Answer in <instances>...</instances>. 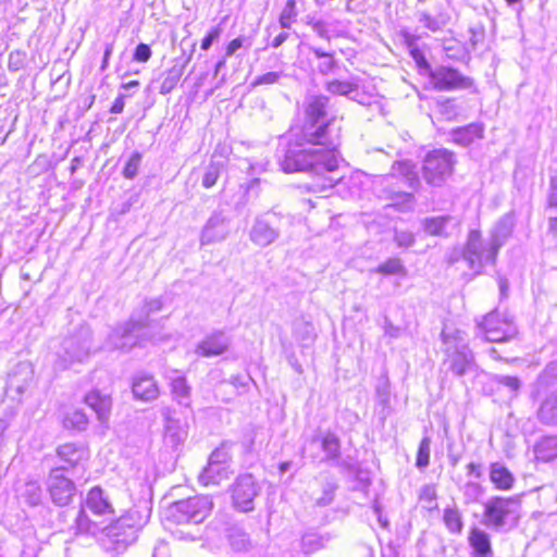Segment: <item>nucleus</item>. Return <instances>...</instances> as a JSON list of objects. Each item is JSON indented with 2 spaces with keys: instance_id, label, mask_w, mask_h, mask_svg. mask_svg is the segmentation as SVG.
<instances>
[{
  "instance_id": "obj_1",
  "label": "nucleus",
  "mask_w": 557,
  "mask_h": 557,
  "mask_svg": "<svg viewBox=\"0 0 557 557\" xmlns=\"http://www.w3.org/2000/svg\"><path fill=\"white\" fill-rule=\"evenodd\" d=\"M329 98L312 96L306 107V120L299 133L280 146L276 158L285 173L306 172L312 176V191H325L341 181L336 176L339 157V129L327 119Z\"/></svg>"
},
{
  "instance_id": "obj_2",
  "label": "nucleus",
  "mask_w": 557,
  "mask_h": 557,
  "mask_svg": "<svg viewBox=\"0 0 557 557\" xmlns=\"http://www.w3.org/2000/svg\"><path fill=\"white\" fill-rule=\"evenodd\" d=\"M149 510L133 508L126 515L120 517L110 525L102 529V545L108 552L123 553L129 545L136 542L138 531L148 522Z\"/></svg>"
},
{
  "instance_id": "obj_3",
  "label": "nucleus",
  "mask_w": 557,
  "mask_h": 557,
  "mask_svg": "<svg viewBox=\"0 0 557 557\" xmlns=\"http://www.w3.org/2000/svg\"><path fill=\"white\" fill-rule=\"evenodd\" d=\"M521 503L516 497L494 496L484 504L482 524L496 532L515 529L520 519Z\"/></svg>"
},
{
  "instance_id": "obj_4",
  "label": "nucleus",
  "mask_w": 557,
  "mask_h": 557,
  "mask_svg": "<svg viewBox=\"0 0 557 557\" xmlns=\"http://www.w3.org/2000/svg\"><path fill=\"white\" fill-rule=\"evenodd\" d=\"M442 338L446 354L444 366L447 367L448 371L457 377H461L467 373L476 374L479 372L474 355L460 331L448 333L446 330H443Z\"/></svg>"
},
{
  "instance_id": "obj_5",
  "label": "nucleus",
  "mask_w": 557,
  "mask_h": 557,
  "mask_svg": "<svg viewBox=\"0 0 557 557\" xmlns=\"http://www.w3.org/2000/svg\"><path fill=\"white\" fill-rule=\"evenodd\" d=\"M498 251L499 249L494 247V243L490 238L485 240L480 231L471 230L461 249V255L473 274L479 275L485 265L495 264Z\"/></svg>"
},
{
  "instance_id": "obj_6",
  "label": "nucleus",
  "mask_w": 557,
  "mask_h": 557,
  "mask_svg": "<svg viewBox=\"0 0 557 557\" xmlns=\"http://www.w3.org/2000/svg\"><path fill=\"white\" fill-rule=\"evenodd\" d=\"M212 500L208 496H194L171 504L165 518L174 523H201L211 512Z\"/></svg>"
},
{
  "instance_id": "obj_7",
  "label": "nucleus",
  "mask_w": 557,
  "mask_h": 557,
  "mask_svg": "<svg viewBox=\"0 0 557 557\" xmlns=\"http://www.w3.org/2000/svg\"><path fill=\"white\" fill-rule=\"evenodd\" d=\"M449 0H417L416 17L424 28L436 33L449 24Z\"/></svg>"
},
{
  "instance_id": "obj_8",
  "label": "nucleus",
  "mask_w": 557,
  "mask_h": 557,
  "mask_svg": "<svg viewBox=\"0 0 557 557\" xmlns=\"http://www.w3.org/2000/svg\"><path fill=\"white\" fill-rule=\"evenodd\" d=\"M144 329H146L144 320L132 318L109 334L104 347L109 350L128 352L132 348L141 344Z\"/></svg>"
},
{
  "instance_id": "obj_9",
  "label": "nucleus",
  "mask_w": 557,
  "mask_h": 557,
  "mask_svg": "<svg viewBox=\"0 0 557 557\" xmlns=\"http://www.w3.org/2000/svg\"><path fill=\"white\" fill-rule=\"evenodd\" d=\"M454 154L445 149L429 152L423 161L422 174L426 183L441 185L453 172Z\"/></svg>"
},
{
  "instance_id": "obj_10",
  "label": "nucleus",
  "mask_w": 557,
  "mask_h": 557,
  "mask_svg": "<svg viewBox=\"0 0 557 557\" xmlns=\"http://www.w3.org/2000/svg\"><path fill=\"white\" fill-rule=\"evenodd\" d=\"M479 327L484 332L485 341L493 343L509 341L517 334L513 322L503 317L498 311L486 314L479 323Z\"/></svg>"
},
{
  "instance_id": "obj_11",
  "label": "nucleus",
  "mask_w": 557,
  "mask_h": 557,
  "mask_svg": "<svg viewBox=\"0 0 557 557\" xmlns=\"http://www.w3.org/2000/svg\"><path fill=\"white\" fill-rule=\"evenodd\" d=\"M46 485L52 503L58 506L67 505L76 493L74 482L65 475V467L51 469Z\"/></svg>"
},
{
  "instance_id": "obj_12",
  "label": "nucleus",
  "mask_w": 557,
  "mask_h": 557,
  "mask_svg": "<svg viewBox=\"0 0 557 557\" xmlns=\"http://www.w3.org/2000/svg\"><path fill=\"white\" fill-rule=\"evenodd\" d=\"M430 79L433 87L440 91L469 89L473 86L472 78L463 76L459 71L449 66L431 70Z\"/></svg>"
},
{
  "instance_id": "obj_13",
  "label": "nucleus",
  "mask_w": 557,
  "mask_h": 557,
  "mask_svg": "<svg viewBox=\"0 0 557 557\" xmlns=\"http://www.w3.org/2000/svg\"><path fill=\"white\" fill-rule=\"evenodd\" d=\"M259 488L251 474L239 475L232 485V500L235 508L248 512L253 510V499Z\"/></svg>"
},
{
  "instance_id": "obj_14",
  "label": "nucleus",
  "mask_w": 557,
  "mask_h": 557,
  "mask_svg": "<svg viewBox=\"0 0 557 557\" xmlns=\"http://www.w3.org/2000/svg\"><path fill=\"white\" fill-rule=\"evenodd\" d=\"M281 231L274 225L270 213L257 215L249 231V239L258 247L265 248L275 243Z\"/></svg>"
},
{
  "instance_id": "obj_15",
  "label": "nucleus",
  "mask_w": 557,
  "mask_h": 557,
  "mask_svg": "<svg viewBox=\"0 0 557 557\" xmlns=\"http://www.w3.org/2000/svg\"><path fill=\"white\" fill-rule=\"evenodd\" d=\"M230 234V220L222 211H213L200 233V245L223 242Z\"/></svg>"
},
{
  "instance_id": "obj_16",
  "label": "nucleus",
  "mask_w": 557,
  "mask_h": 557,
  "mask_svg": "<svg viewBox=\"0 0 557 557\" xmlns=\"http://www.w3.org/2000/svg\"><path fill=\"white\" fill-rule=\"evenodd\" d=\"M63 346L65 355L71 361H83L89 355L91 348L89 327L82 326L76 335L64 341Z\"/></svg>"
},
{
  "instance_id": "obj_17",
  "label": "nucleus",
  "mask_w": 557,
  "mask_h": 557,
  "mask_svg": "<svg viewBox=\"0 0 557 557\" xmlns=\"http://www.w3.org/2000/svg\"><path fill=\"white\" fill-rule=\"evenodd\" d=\"M34 370L30 363H17L8 375L7 393L22 396L33 382Z\"/></svg>"
},
{
  "instance_id": "obj_18",
  "label": "nucleus",
  "mask_w": 557,
  "mask_h": 557,
  "mask_svg": "<svg viewBox=\"0 0 557 557\" xmlns=\"http://www.w3.org/2000/svg\"><path fill=\"white\" fill-rule=\"evenodd\" d=\"M85 508L96 516L110 518L114 513L113 505L109 495L100 486H94L85 499Z\"/></svg>"
},
{
  "instance_id": "obj_19",
  "label": "nucleus",
  "mask_w": 557,
  "mask_h": 557,
  "mask_svg": "<svg viewBox=\"0 0 557 557\" xmlns=\"http://www.w3.org/2000/svg\"><path fill=\"white\" fill-rule=\"evenodd\" d=\"M231 344V338L223 332H214L201 341L196 354L202 357H213L225 352Z\"/></svg>"
},
{
  "instance_id": "obj_20",
  "label": "nucleus",
  "mask_w": 557,
  "mask_h": 557,
  "mask_svg": "<svg viewBox=\"0 0 557 557\" xmlns=\"http://www.w3.org/2000/svg\"><path fill=\"white\" fill-rule=\"evenodd\" d=\"M132 391L136 399L152 401L159 396V387L152 375L137 373L133 379Z\"/></svg>"
},
{
  "instance_id": "obj_21",
  "label": "nucleus",
  "mask_w": 557,
  "mask_h": 557,
  "mask_svg": "<svg viewBox=\"0 0 557 557\" xmlns=\"http://www.w3.org/2000/svg\"><path fill=\"white\" fill-rule=\"evenodd\" d=\"M422 224L424 232L429 235L448 237L451 233L448 228L458 227L459 221L451 215H442L426 218L423 220Z\"/></svg>"
},
{
  "instance_id": "obj_22",
  "label": "nucleus",
  "mask_w": 557,
  "mask_h": 557,
  "mask_svg": "<svg viewBox=\"0 0 557 557\" xmlns=\"http://www.w3.org/2000/svg\"><path fill=\"white\" fill-rule=\"evenodd\" d=\"M537 419L542 424L557 426V388L541 401L537 409Z\"/></svg>"
},
{
  "instance_id": "obj_23",
  "label": "nucleus",
  "mask_w": 557,
  "mask_h": 557,
  "mask_svg": "<svg viewBox=\"0 0 557 557\" xmlns=\"http://www.w3.org/2000/svg\"><path fill=\"white\" fill-rule=\"evenodd\" d=\"M85 403L96 412L101 423L108 421L111 410V398L108 395L92 391L85 396Z\"/></svg>"
},
{
  "instance_id": "obj_24",
  "label": "nucleus",
  "mask_w": 557,
  "mask_h": 557,
  "mask_svg": "<svg viewBox=\"0 0 557 557\" xmlns=\"http://www.w3.org/2000/svg\"><path fill=\"white\" fill-rule=\"evenodd\" d=\"M187 437V429L177 419L166 417L164 425V441L172 448L178 447Z\"/></svg>"
},
{
  "instance_id": "obj_25",
  "label": "nucleus",
  "mask_w": 557,
  "mask_h": 557,
  "mask_svg": "<svg viewBox=\"0 0 557 557\" xmlns=\"http://www.w3.org/2000/svg\"><path fill=\"white\" fill-rule=\"evenodd\" d=\"M490 480L497 490L502 491L511 490L516 481L509 469L500 462L491 463Z\"/></svg>"
},
{
  "instance_id": "obj_26",
  "label": "nucleus",
  "mask_w": 557,
  "mask_h": 557,
  "mask_svg": "<svg viewBox=\"0 0 557 557\" xmlns=\"http://www.w3.org/2000/svg\"><path fill=\"white\" fill-rule=\"evenodd\" d=\"M484 133L483 125L480 123H471L463 127H458L451 131V138L454 143L467 147L475 139L482 138Z\"/></svg>"
},
{
  "instance_id": "obj_27",
  "label": "nucleus",
  "mask_w": 557,
  "mask_h": 557,
  "mask_svg": "<svg viewBox=\"0 0 557 557\" xmlns=\"http://www.w3.org/2000/svg\"><path fill=\"white\" fill-rule=\"evenodd\" d=\"M469 543L473 548L474 557H493L490 535L478 528L471 530Z\"/></svg>"
},
{
  "instance_id": "obj_28",
  "label": "nucleus",
  "mask_w": 557,
  "mask_h": 557,
  "mask_svg": "<svg viewBox=\"0 0 557 557\" xmlns=\"http://www.w3.org/2000/svg\"><path fill=\"white\" fill-rule=\"evenodd\" d=\"M230 473V466L208 462L199 474V482L203 485H218L221 481L228 479Z\"/></svg>"
},
{
  "instance_id": "obj_29",
  "label": "nucleus",
  "mask_w": 557,
  "mask_h": 557,
  "mask_svg": "<svg viewBox=\"0 0 557 557\" xmlns=\"http://www.w3.org/2000/svg\"><path fill=\"white\" fill-rule=\"evenodd\" d=\"M331 540L329 534H319L314 531H307L300 540V549L305 555H311L325 547Z\"/></svg>"
},
{
  "instance_id": "obj_30",
  "label": "nucleus",
  "mask_w": 557,
  "mask_h": 557,
  "mask_svg": "<svg viewBox=\"0 0 557 557\" xmlns=\"http://www.w3.org/2000/svg\"><path fill=\"white\" fill-rule=\"evenodd\" d=\"M57 454L61 460L71 467H75L83 459L86 458V449L82 445L66 443L60 445L57 449Z\"/></svg>"
},
{
  "instance_id": "obj_31",
  "label": "nucleus",
  "mask_w": 557,
  "mask_h": 557,
  "mask_svg": "<svg viewBox=\"0 0 557 557\" xmlns=\"http://www.w3.org/2000/svg\"><path fill=\"white\" fill-rule=\"evenodd\" d=\"M321 448L324 453V461L339 465L341 441L334 433H326L321 440Z\"/></svg>"
},
{
  "instance_id": "obj_32",
  "label": "nucleus",
  "mask_w": 557,
  "mask_h": 557,
  "mask_svg": "<svg viewBox=\"0 0 557 557\" xmlns=\"http://www.w3.org/2000/svg\"><path fill=\"white\" fill-rule=\"evenodd\" d=\"M537 460L547 462L557 457V435L545 436L534 447Z\"/></svg>"
},
{
  "instance_id": "obj_33",
  "label": "nucleus",
  "mask_w": 557,
  "mask_h": 557,
  "mask_svg": "<svg viewBox=\"0 0 557 557\" xmlns=\"http://www.w3.org/2000/svg\"><path fill=\"white\" fill-rule=\"evenodd\" d=\"M512 227L513 220L509 215L503 216L497 222L490 236V239L494 243V247H497L498 249L503 247L508 237L511 235Z\"/></svg>"
},
{
  "instance_id": "obj_34",
  "label": "nucleus",
  "mask_w": 557,
  "mask_h": 557,
  "mask_svg": "<svg viewBox=\"0 0 557 557\" xmlns=\"http://www.w3.org/2000/svg\"><path fill=\"white\" fill-rule=\"evenodd\" d=\"M171 380V389L174 398L178 404L188 407L190 398V387L187 385L186 379L177 371H173Z\"/></svg>"
},
{
  "instance_id": "obj_35",
  "label": "nucleus",
  "mask_w": 557,
  "mask_h": 557,
  "mask_svg": "<svg viewBox=\"0 0 557 557\" xmlns=\"http://www.w3.org/2000/svg\"><path fill=\"white\" fill-rule=\"evenodd\" d=\"M391 176H401L409 187L416 188L419 185V177L414 166L409 161L395 162L392 166Z\"/></svg>"
},
{
  "instance_id": "obj_36",
  "label": "nucleus",
  "mask_w": 557,
  "mask_h": 557,
  "mask_svg": "<svg viewBox=\"0 0 557 557\" xmlns=\"http://www.w3.org/2000/svg\"><path fill=\"white\" fill-rule=\"evenodd\" d=\"M293 333L295 338L302 345H308L315 338L313 324L305 319H296L294 321Z\"/></svg>"
},
{
  "instance_id": "obj_37",
  "label": "nucleus",
  "mask_w": 557,
  "mask_h": 557,
  "mask_svg": "<svg viewBox=\"0 0 557 557\" xmlns=\"http://www.w3.org/2000/svg\"><path fill=\"white\" fill-rule=\"evenodd\" d=\"M21 497L29 506H38L42 499V490L39 482L35 480L25 482L21 491Z\"/></svg>"
},
{
  "instance_id": "obj_38",
  "label": "nucleus",
  "mask_w": 557,
  "mask_h": 557,
  "mask_svg": "<svg viewBox=\"0 0 557 557\" xmlns=\"http://www.w3.org/2000/svg\"><path fill=\"white\" fill-rule=\"evenodd\" d=\"M443 521L450 533H460L462 531L463 522L456 505L445 508Z\"/></svg>"
},
{
  "instance_id": "obj_39",
  "label": "nucleus",
  "mask_w": 557,
  "mask_h": 557,
  "mask_svg": "<svg viewBox=\"0 0 557 557\" xmlns=\"http://www.w3.org/2000/svg\"><path fill=\"white\" fill-rule=\"evenodd\" d=\"M184 67L174 65L171 69H169L164 73V78L160 86V94L168 95L170 94L180 82L182 75H183Z\"/></svg>"
},
{
  "instance_id": "obj_40",
  "label": "nucleus",
  "mask_w": 557,
  "mask_h": 557,
  "mask_svg": "<svg viewBox=\"0 0 557 557\" xmlns=\"http://www.w3.org/2000/svg\"><path fill=\"white\" fill-rule=\"evenodd\" d=\"M371 272L383 275H405L406 268L399 258H389L371 270Z\"/></svg>"
},
{
  "instance_id": "obj_41",
  "label": "nucleus",
  "mask_w": 557,
  "mask_h": 557,
  "mask_svg": "<svg viewBox=\"0 0 557 557\" xmlns=\"http://www.w3.org/2000/svg\"><path fill=\"white\" fill-rule=\"evenodd\" d=\"M309 49L318 59H323L318 65V70L321 74L326 75L334 71L336 66L334 53L325 52L317 47H310Z\"/></svg>"
},
{
  "instance_id": "obj_42",
  "label": "nucleus",
  "mask_w": 557,
  "mask_h": 557,
  "mask_svg": "<svg viewBox=\"0 0 557 557\" xmlns=\"http://www.w3.org/2000/svg\"><path fill=\"white\" fill-rule=\"evenodd\" d=\"M223 168H224L223 162L214 161L212 159L205 170L202 181H201L202 186L205 188H211L212 186H214Z\"/></svg>"
},
{
  "instance_id": "obj_43",
  "label": "nucleus",
  "mask_w": 557,
  "mask_h": 557,
  "mask_svg": "<svg viewBox=\"0 0 557 557\" xmlns=\"http://www.w3.org/2000/svg\"><path fill=\"white\" fill-rule=\"evenodd\" d=\"M87 425L88 418L85 412L79 409H74L67 412L64 418V426L67 429L85 430Z\"/></svg>"
},
{
  "instance_id": "obj_44",
  "label": "nucleus",
  "mask_w": 557,
  "mask_h": 557,
  "mask_svg": "<svg viewBox=\"0 0 557 557\" xmlns=\"http://www.w3.org/2000/svg\"><path fill=\"white\" fill-rule=\"evenodd\" d=\"M75 528L77 533H89L96 534L100 528L96 522H91L89 517L85 512V507L82 508L75 519Z\"/></svg>"
},
{
  "instance_id": "obj_45",
  "label": "nucleus",
  "mask_w": 557,
  "mask_h": 557,
  "mask_svg": "<svg viewBox=\"0 0 557 557\" xmlns=\"http://www.w3.org/2000/svg\"><path fill=\"white\" fill-rule=\"evenodd\" d=\"M436 487L433 484H425L420 488L419 493V499L424 505V508L429 511L437 509V503H436Z\"/></svg>"
},
{
  "instance_id": "obj_46",
  "label": "nucleus",
  "mask_w": 557,
  "mask_h": 557,
  "mask_svg": "<svg viewBox=\"0 0 557 557\" xmlns=\"http://www.w3.org/2000/svg\"><path fill=\"white\" fill-rule=\"evenodd\" d=\"M430 451H431V438L429 436H424L418 448L416 466L418 469L423 470L430 463Z\"/></svg>"
},
{
  "instance_id": "obj_47",
  "label": "nucleus",
  "mask_w": 557,
  "mask_h": 557,
  "mask_svg": "<svg viewBox=\"0 0 557 557\" xmlns=\"http://www.w3.org/2000/svg\"><path fill=\"white\" fill-rule=\"evenodd\" d=\"M355 83L335 79L326 84V90L333 95H341L350 99V96L355 90Z\"/></svg>"
},
{
  "instance_id": "obj_48",
  "label": "nucleus",
  "mask_w": 557,
  "mask_h": 557,
  "mask_svg": "<svg viewBox=\"0 0 557 557\" xmlns=\"http://www.w3.org/2000/svg\"><path fill=\"white\" fill-rule=\"evenodd\" d=\"M297 11H296V1L288 0L281 12L280 15V25L283 28H289L292 24L296 21Z\"/></svg>"
},
{
  "instance_id": "obj_49",
  "label": "nucleus",
  "mask_w": 557,
  "mask_h": 557,
  "mask_svg": "<svg viewBox=\"0 0 557 557\" xmlns=\"http://www.w3.org/2000/svg\"><path fill=\"white\" fill-rule=\"evenodd\" d=\"M226 21V16L222 18V21L220 22V24H218L216 26L212 27L209 33L207 34V36H205L201 40V46L200 48L203 50V51H208L212 44L218 40L220 38V36L222 35L223 33V27H222V24Z\"/></svg>"
},
{
  "instance_id": "obj_50",
  "label": "nucleus",
  "mask_w": 557,
  "mask_h": 557,
  "mask_svg": "<svg viewBox=\"0 0 557 557\" xmlns=\"http://www.w3.org/2000/svg\"><path fill=\"white\" fill-rule=\"evenodd\" d=\"M141 162V154L139 152H134L129 157L128 161L126 162L124 169H123V175L126 178H134L139 170Z\"/></svg>"
},
{
  "instance_id": "obj_51",
  "label": "nucleus",
  "mask_w": 557,
  "mask_h": 557,
  "mask_svg": "<svg viewBox=\"0 0 557 557\" xmlns=\"http://www.w3.org/2000/svg\"><path fill=\"white\" fill-rule=\"evenodd\" d=\"M285 74L283 72H268L262 75L257 76L252 82L251 86H260V85H273L280 83L281 78L284 77Z\"/></svg>"
},
{
  "instance_id": "obj_52",
  "label": "nucleus",
  "mask_w": 557,
  "mask_h": 557,
  "mask_svg": "<svg viewBox=\"0 0 557 557\" xmlns=\"http://www.w3.org/2000/svg\"><path fill=\"white\" fill-rule=\"evenodd\" d=\"M438 112L446 120H454L459 114V108L453 99H446L437 104Z\"/></svg>"
},
{
  "instance_id": "obj_53",
  "label": "nucleus",
  "mask_w": 557,
  "mask_h": 557,
  "mask_svg": "<svg viewBox=\"0 0 557 557\" xmlns=\"http://www.w3.org/2000/svg\"><path fill=\"white\" fill-rule=\"evenodd\" d=\"M231 455L225 444L218 447L210 455L209 462L223 466H230Z\"/></svg>"
},
{
  "instance_id": "obj_54",
  "label": "nucleus",
  "mask_w": 557,
  "mask_h": 557,
  "mask_svg": "<svg viewBox=\"0 0 557 557\" xmlns=\"http://www.w3.org/2000/svg\"><path fill=\"white\" fill-rule=\"evenodd\" d=\"M336 488H337V485L335 483H332V482L325 483L323 486L322 496L318 497L314 500L315 505L320 506V507H325V506L330 505L334 499Z\"/></svg>"
},
{
  "instance_id": "obj_55",
  "label": "nucleus",
  "mask_w": 557,
  "mask_h": 557,
  "mask_svg": "<svg viewBox=\"0 0 557 557\" xmlns=\"http://www.w3.org/2000/svg\"><path fill=\"white\" fill-rule=\"evenodd\" d=\"M406 41L410 48V54L412 59L416 61L417 65L421 69H429L430 65L423 54V52L413 45V39L410 36L406 37Z\"/></svg>"
},
{
  "instance_id": "obj_56",
  "label": "nucleus",
  "mask_w": 557,
  "mask_h": 557,
  "mask_svg": "<svg viewBox=\"0 0 557 557\" xmlns=\"http://www.w3.org/2000/svg\"><path fill=\"white\" fill-rule=\"evenodd\" d=\"M162 301L159 298L147 300L143 307V313L144 317H139L138 319H141L146 322V327L148 326V317L151 313L158 312L162 309Z\"/></svg>"
},
{
  "instance_id": "obj_57",
  "label": "nucleus",
  "mask_w": 557,
  "mask_h": 557,
  "mask_svg": "<svg viewBox=\"0 0 557 557\" xmlns=\"http://www.w3.org/2000/svg\"><path fill=\"white\" fill-rule=\"evenodd\" d=\"M494 381L509 388L510 392L517 393L520 388V380L517 376L496 375Z\"/></svg>"
},
{
  "instance_id": "obj_58",
  "label": "nucleus",
  "mask_w": 557,
  "mask_h": 557,
  "mask_svg": "<svg viewBox=\"0 0 557 557\" xmlns=\"http://www.w3.org/2000/svg\"><path fill=\"white\" fill-rule=\"evenodd\" d=\"M395 242L398 247L408 248L414 243V235L409 231H396Z\"/></svg>"
},
{
  "instance_id": "obj_59",
  "label": "nucleus",
  "mask_w": 557,
  "mask_h": 557,
  "mask_svg": "<svg viewBox=\"0 0 557 557\" xmlns=\"http://www.w3.org/2000/svg\"><path fill=\"white\" fill-rule=\"evenodd\" d=\"M374 96L371 94H367L361 90L359 86L356 84L355 90L350 96V100H354L362 106H371L373 102Z\"/></svg>"
},
{
  "instance_id": "obj_60",
  "label": "nucleus",
  "mask_w": 557,
  "mask_h": 557,
  "mask_svg": "<svg viewBox=\"0 0 557 557\" xmlns=\"http://www.w3.org/2000/svg\"><path fill=\"white\" fill-rule=\"evenodd\" d=\"M151 57V49L146 44H139L133 54V59L137 62H147Z\"/></svg>"
},
{
  "instance_id": "obj_61",
  "label": "nucleus",
  "mask_w": 557,
  "mask_h": 557,
  "mask_svg": "<svg viewBox=\"0 0 557 557\" xmlns=\"http://www.w3.org/2000/svg\"><path fill=\"white\" fill-rule=\"evenodd\" d=\"M245 40L246 39L244 37L239 36L230 41L225 49V57H232L238 49H240L244 46Z\"/></svg>"
},
{
  "instance_id": "obj_62",
  "label": "nucleus",
  "mask_w": 557,
  "mask_h": 557,
  "mask_svg": "<svg viewBox=\"0 0 557 557\" xmlns=\"http://www.w3.org/2000/svg\"><path fill=\"white\" fill-rule=\"evenodd\" d=\"M467 475L480 479L483 475L482 465L479 462H470L467 465Z\"/></svg>"
},
{
  "instance_id": "obj_63",
  "label": "nucleus",
  "mask_w": 557,
  "mask_h": 557,
  "mask_svg": "<svg viewBox=\"0 0 557 557\" xmlns=\"http://www.w3.org/2000/svg\"><path fill=\"white\" fill-rule=\"evenodd\" d=\"M469 32V44L471 45L472 49H475L478 44L483 39V32L475 28H470Z\"/></svg>"
},
{
  "instance_id": "obj_64",
  "label": "nucleus",
  "mask_w": 557,
  "mask_h": 557,
  "mask_svg": "<svg viewBox=\"0 0 557 557\" xmlns=\"http://www.w3.org/2000/svg\"><path fill=\"white\" fill-rule=\"evenodd\" d=\"M22 54L20 52H11L9 55V67L17 71L21 67Z\"/></svg>"
}]
</instances>
